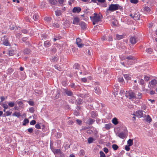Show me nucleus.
Returning a JSON list of instances; mask_svg holds the SVG:
<instances>
[{
	"label": "nucleus",
	"mask_w": 157,
	"mask_h": 157,
	"mask_svg": "<svg viewBox=\"0 0 157 157\" xmlns=\"http://www.w3.org/2000/svg\"><path fill=\"white\" fill-rule=\"evenodd\" d=\"M130 42L132 44H135L137 42V38L135 36H131L129 40Z\"/></svg>",
	"instance_id": "obj_5"
},
{
	"label": "nucleus",
	"mask_w": 157,
	"mask_h": 157,
	"mask_svg": "<svg viewBox=\"0 0 157 157\" xmlns=\"http://www.w3.org/2000/svg\"><path fill=\"white\" fill-rule=\"evenodd\" d=\"M28 132L30 133H32L33 132V129L32 128H30L27 129Z\"/></svg>",
	"instance_id": "obj_60"
},
{
	"label": "nucleus",
	"mask_w": 157,
	"mask_h": 157,
	"mask_svg": "<svg viewBox=\"0 0 157 157\" xmlns=\"http://www.w3.org/2000/svg\"><path fill=\"white\" fill-rule=\"evenodd\" d=\"M85 152L83 150H81L80 151V156H83L84 155Z\"/></svg>",
	"instance_id": "obj_53"
},
{
	"label": "nucleus",
	"mask_w": 157,
	"mask_h": 157,
	"mask_svg": "<svg viewBox=\"0 0 157 157\" xmlns=\"http://www.w3.org/2000/svg\"><path fill=\"white\" fill-rule=\"evenodd\" d=\"M112 122L115 125L117 124H118L117 119L116 117L114 118L112 120Z\"/></svg>",
	"instance_id": "obj_22"
},
{
	"label": "nucleus",
	"mask_w": 157,
	"mask_h": 157,
	"mask_svg": "<svg viewBox=\"0 0 157 157\" xmlns=\"http://www.w3.org/2000/svg\"><path fill=\"white\" fill-rule=\"evenodd\" d=\"M35 128L38 129H40L41 128L40 125L39 124H37L35 125Z\"/></svg>",
	"instance_id": "obj_62"
},
{
	"label": "nucleus",
	"mask_w": 157,
	"mask_h": 157,
	"mask_svg": "<svg viewBox=\"0 0 157 157\" xmlns=\"http://www.w3.org/2000/svg\"><path fill=\"white\" fill-rule=\"evenodd\" d=\"M95 121L94 120L91 118H90L87 121V123L89 125H91L95 122Z\"/></svg>",
	"instance_id": "obj_21"
},
{
	"label": "nucleus",
	"mask_w": 157,
	"mask_h": 157,
	"mask_svg": "<svg viewBox=\"0 0 157 157\" xmlns=\"http://www.w3.org/2000/svg\"><path fill=\"white\" fill-rule=\"evenodd\" d=\"M111 124H105V128L107 130H109L111 128Z\"/></svg>",
	"instance_id": "obj_33"
},
{
	"label": "nucleus",
	"mask_w": 157,
	"mask_h": 157,
	"mask_svg": "<svg viewBox=\"0 0 157 157\" xmlns=\"http://www.w3.org/2000/svg\"><path fill=\"white\" fill-rule=\"evenodd\" d=\"M116 37L118 40H120L123 38V36L122 35H119L118 34H117L116 35Z\"/></svg>",
	"instance_id": "obj_47"
},
{
	"label": "nucleus",
	"mask_w": 157,
	"mask_h": 157,
	"mask_svg": "<svg viewBox=\"0 0 157 157\" xmlns=\"http://www.w3.org/2000/svg\"><path fill=\"white\" fill-rule=\"evenodd\" d=\"M44 20L47 22H49L51 21V18L49 17H46L44 18Z\"/></svg>",
	"instance_id": "obj_51"
},
{
	"label": "nucleus",
	"mask_w": 157,
	"mask_h": 157,
	"mask_svg": "<svg viewBox=\"0 0 157 157\" xmlns=\"http://www.w3.org/2000/svg\"><path fill=\"white\" fill-rule=\"evenodd\" d=\"M58 57L56 56H54L52 57V60L53 62H55L57 61L58 59Z\"/></svg>",
	"instance_id": "obj_38"
},
{
	"label": "nucleus",
	"mask_w": 157,
	"mask_h": 157,
	"mask_svg": "<svg viewBox=\"0 0 157 157\" xmlns=\"http://www.w3.org/2000/svg\"><path fill=\"white\" fill-rule=\"evenodd\" d=\"M94 140V139L92 137H89L88 139V142L89 144L92 143Z\"/></svg>",
	"instance_id": "obj_39"
},
{
	"label": "nucleus",
	"mask_w": 157,
	"mask_h": 157,
	"mask_svg": "<svg viewBox=\"0 0 157 157\" xmlns=\"http://www.w3.org/2000/svg\"><path fill=\"white\" fill-rule=\"evenodd\" d=\"M21 116V113L20 112H15L13 113L12 114V116H16L17 117H19Z\"/></svg>",
	"instance_id": "obj_26"
},
{
	"label": "nucleus",
	"mask_w": 157,
	"mask_h": 157,
	"mask_svg": "<svg viewBox=\"0 0 157 157\" xmlns=\"http://www.w3.org/2000/svg\"><path fill=\"white\" fill-rule=\"evenodd\" d=\"M9 54L10 56H12L14 55V51L13 50H10L9 51Z\"/></svg>",
	"instance_id": "obj_49"
},
{
	"label": "nucleus",
	"mask_w": 157,
	"mask_h": 157,
	"mask_svg": "<svg viewBox=\"0 0 157 157\" xmlns=\"http://www.w3.org/2000/svg\"><path fill=\"white\" fill-rule=\"evenodd\" d=\"M127 144L130 146H132L133 144V140L131 139H129L127 141Z\"/></svg>",
	"instance_id": "obj_29"
},
{
	"label": "nucleus",
	"mask_w": 157,
	"mask_h": 157,
	"mask_svg": "<svg viewBox=\"0 0 157 157\" xmlns=\"http://www.w3.org/2000/svg\"><path fill=\"white\" fill-rule=\"evenodd\" d=\"M79 19L77 17H75L73 20V24L78 25L79 22Z\"/></svg>",
	"instance_id": "obj_15"
},
{
	"label": "nucleus",
	"mask_w": 157,
	"mask_h": 157,
	"mask_svg": "<svg viewBox=\"0 0 157 157\" xmlns=\"http://www.w3.org/2000/svg\"><path fill=\"white\" fill-rule=\"evenodd\" d=\"M94 92L98 94H100L101 93V90L98 86H96L94 88Z\"/></svg>",
	"instance_id": "obj_13"
},
{
	"label": "nucleus",
	"mask_w": 157,
	"mask_h": 157,
	"mask_svg": "<svg viewBox=\"0 0 157 157\" xmlns=\"http://www.w3.org/2000/svg\"><path fill=\"white\" fill-rule=\"evenodd\" d=\"M146 121L147 122H148L149 123L152 121V119L151 117L149 115H147L146 117Z\"/></svg>",
	"instance_id": "obj_27"
},
{
	"label": "nucleus",
	"mask_w": 157,
	"mask_h": 157,
	"mask_svg": "<svg viewBox=\"0 0 157 157\" xmlns=\"http://www.w3.org/2000/svg\"><path fill=\"white\" fill-rule=\"evenodd\" d=\"M144 10L147 12H149L150 11V8L147 6L145 7L144 8Z\"/></svg>",
	"instance_id": "obj_50"
},
{
	"label": "nucleus",
	"mask_w": 157,
	"mask_h": 157,
	"mask_svg": "<svg viewBox=\"0 0 157 157\" xmlns=\"http://www.w3.org/2000/svg\"><path fill=\"white\" fill-rule=\"evenodd\" d=\"M151 84L153 86H155L157 84V81L155 79H153L150 82Z\"/></svg>",
	"instance_id": "obj_32"
},
{
	"label": "nucleus",
	"mask_w": 157,
	"mask_h": 157,
	"mask_svg": "<svg viewBox=\"0 0 157 157\" xmlns=\"http://www.w3.org/2000/svg\"><path fill=\"white\" fill-rule=\"evenodd\" d=\"M1 105L3 108H4V109H8L9 108L8 105H7V104L4 103H2V104Z\"/></svg>",
	"instance_id": "obj_37"
},
{
	"label": "nucleus",
	"mask_w": 157,
	"mask_h": 157,
	"mask_svg": "<svg viewBox=\"0 0 157 157\" xmlns=\"http://www.w3.org/2000/svg\"><path fill=\"white\" fill-rule=\"evenodd\" d=\"M130 2L132 3L136 4L138 3L139 1L138 0H130Z\"/></svg>",
	"instance_id": "obj_48"
},
{
	"label": "nucleus",
	"mask_w": 157,
	"mask_h": 157,
	"mask_svg": "<svg viewBox=\"0 0 157 157\" xmlns=\"http://www.w3.org/2000/svg\"><path fill=\"white\" fill-rule=\"evenodd\" d=\"M82 103V100L80 98H79L78 99H77L76 101V105H80Z\"/></svg>",
	"instance_id": "obj_18"
},
{
	"label": "nucleus",
	"mask_w": 157,
	"mask_h": 157,
	"mask_svg": "<svg viewBox=\"0 0 157 157\" xmlns=\"http://www.w3.org/2000/svg\"><path fill=\"white\" fill-rule=\"evenodd\" d=\"M143 112H145L142 110H139L136 112V116L138 117H144L145 116V114H144Z\"/></svg>",
	"instance_id": "obj_4"
},
{
	"label": "nucleus",
	"mask_w": 157,
	"mask_h": 157,
	"mask_svg": "<svg viewBox=\"0 0 157 157\" xmlns=\"http://www.w3.org/2000/svg\"><path fill=\"white\" fill-rule=\"evenodd\" d=\"M51 43L49 40H46L44 43V46L46 48H48L51 46Z\"/></svg>",
	"instance_id": "obj_12"
},
{
	"label": "nucleus",
	"mask_w": 157,
	"mask_h": 157,
	"mask_svg": "<svg viewBox=\"0 0 157 157\" xmlns=\"http://www.w3.org/2000/svg\"><path fill=\"white\" fill-rule=\"evenodd\" d=\"M15 103L13 101L10 102L8 103L9 106L10 107H13L15 105Z\"/></svg>",
	"instance_id": "obj_31"
},
{
	"label": "nucleus",
	"mask_w": 157,
	"mask_h": 157,
	"mask_svg": "<svg viewBox=\"0 0 157 157\" xmlns=\"http://www.w3.org/2000/svg\"><path fill=\"white\" fill-rule=\"evenodd\" d=\"M52 25L53 26L56 28H59V25L56 22L53 23Z\"/></svg>",
	"instance_id": "obj_46"
},
{
	"label": "nucleus",
	"mask_w": 157,
	"mask_h": 157,
	"mask_svg": "<svg viewBox=\"0 0 157 157\" xmlns=\"http://www.w3.org/2000/svg\"><path fill=\"white\" fill-rule=\"evenodd\" d=\"M16 36L18 38H20L21 36V34L20 33H17L16 34Z\"/></svg>",
	"instance_id": "obj_56"
},
{
	"label": "nucleus",
	"mask_w": 157,
	"mask_h": 157,
	"mask_svg": "<svg viewBox=\"0 0 157 157\" xmlns=\"http://www.w3.org/2000/svg\"><path fill=\"white\" fill-rule=\"evenodd\" d=\"M38 18L39 16L36 14H35L33 16V18L35 21H37Z\"/></svg>",
	"instance_id": "obj_41"
},
{
	"label": "nucleus",
	"mask_w": 157,
	"mask_h": 157,
	"mask_svg": "<svg viewBox=\"0 0 157 157\" xmlns=\"http://www.w3.org/2000/svg\"><path fill=\"white\" fill-rule=\"evenodd\" d=\"M103 151L105 153H107L109 152V150L107 147H104L103 148Z\"/></svg>",
	"instance_id": "obj_64"
},
{
	"label": "nucleus",
	"mask_w": 157,
	"mask_h": 157,
	"mask_svg": "<svg viewBox=\"0 0 157 157\" xmlns=\"http://www.w3.org/2000/svg\"><path fill=\"white\" fill-rule=\"evenodd\" d=\"M67 123L68 125H72L73 124L74 122L72 120H69L68 121Z\"/></svg>",
	"instance_id": "obj_52"
},
{
	"label": "nucleus",
	"mask_w": 157,
	"mask_h": 157,
	"mask_svg": "<svg viewBox=\"0 0 157 157\" xmlns=\"http://www.w3.org/2000/svg\"><path fill=\"white\" fill-rule=\"evenodd\" d=\"M126 60H135L136 58L135 57L133 56L130 55L129 56H127L126 57Z\"/></svg>",
	"instance_id": "obj_16"
},
{
	"label": "nucleus",
	"mask_w": 157,
	"mask_h": 157,
	"mask_svg": "<svg viewBox=\"0 0 157 157\" xmlns=\"http://www.w3.org/2000/svg\"><path fill=\"white\" fill-rule=\"evenodd\" d=\"M81 41V40L79 38H78L76 40V44L78 45V46L79 48H82L84 45L82 44H80Z\"/></svg>",
	"instance_id": "obj_6"
},
{
	"label": "nucleus",
	"mask_w": 157,
	"mask_h": 157,
	"mask_svg": "<svg viewBox=\"0 0 157 157\" xmlns=\"http://www.w3.org/2000/svg\"><path fill=\"white\" fill-rule=\"evenodd\" d=\"M146 52L150 54L152 52L153 49L150 48H148L147 49H146Z\"/></svg>",
	"instance_id": "obj_40"
},
{
	"label": "nucleus",
	"mask_w": 157,
	"mask_h": 157,
	"mask_svg": "<svg viewBox=\"0 0 157 157\" xmlns=\"http://www.w3.org/2000/svg\"><path fill=\"white\" fill-rule=\"evenodd\" d=\"M123 76L124 78L127 80H129L131 79V75L129 74H124Z\"/></svg>",
	"instance_id": "obj_20"
},
{
	"label": "nucleus",
	"mask_w": 157,
	"mask_h": 157,
	"mask_svg": "<svg viewBox=\"0 0 157 157\" xmlns=\"http://www.w3.org/2000/svg\"><path fill=\"white\" fill-rule=\"evenodd\" d=\"M65 93L67 96H71L73 95V92L70 90H68L66 89H64Z\"/></svg>",
	"instance_id": "obj_7"
},
{
	"label": "nucleus",
	"mask_w": 157,
	"mask_h": 157,
	"mask_svg": "<svg viewBox=\"0 0 157 157\" xmlns=\"http://www.w3.org/2000/svg\"><path fill=\"white\" fill-rule=\"evenodd\" d=\"M74 67L75 69H78L80 66L78 64L75 63L74 65Z\"/></svg>",
	"instance_id": "obj_57"
},
{
	"label": "nucleus",
	"mask_w": 157,
	"mask_h": 157,
	"mask_svg": "<svg viewBox=\"0 0 157 157\" xmlns=\"http://www.w3.org/2000/svg\"><path fill=\"white\" fill-rule=\"evenodd\" d=\"M41 38H40L41 40H43V39L46 38H47V35L45 34H42L41 36Z\"/></svg>",
	"instance_id": "obj_58"
},
{
	"label": "nucleus",
	"mask_w": 157,
	"mask_h": 157,
	"mask_svg": "<svg viewBox=\"0 0 157 157\" xmlns=\"http://www.w3.org/2000/svg\"><path fill=\"white\" fill-rule=\"evenodd\" d=\"M54 154H59L61 155L62 153V152L59 149H54Z\"/></svg>",
	"instance_id": "obj_24"
},
{
	"label": "nucleus",
	"mask_w": 157,
	"mask_h": 157,
	"mask_svg": "<svg viewBox=\"0 0 157 157\" xmlns=\"http://www.w3.org/2000/svg\"><path fill=\"white\" fill-rule=\"evenodd\" d=\"M55 14L57 16H59L61 15V11L60 10H57L55 11Z\"/></svg>",
	"instance_id": "obj_35"
},
{
	"label": "nucleus",
	"mask_w": 157,
	"mask_h": 157,
	"mask_svg": "<svg viewBox=\"0 0 157 157\" xmlns=\"http://www.w3.org/2000/svg\"><path fill=\"white\" fill-rule=\"evenodd\" d=\"M14 71V69L12 68H9L8 69L7 74L10 75Z\"/></svg>",
	"instance_id": "obj_23"
},
{
	"label": "nucleus",
	"mask_w": 157,
	"mask_h": 157,
	"mask_svg": "<svg viewBox=\"0 0 157 157\" xmlns=\"http://www.w3.org/2000/svg\"><path fill=\"white\" fill-rule=\"evenodd\" d=\"M140 15L138 12L135 13L133 17V18L135 20H139L140 19Z\"/></svg>",
	"instance_id": "obj_10"
},
{
	"label": "nucleus",
	"mask_w": 157,
	"mask_h": 157,
	"mask_svg": "<svg viewBox=\"0 0 157 157\" xmlns=\"http://www.w3.org/2000/svg\"><path fill=\"white\" fill-rule=\"evenodd\" d=\"M76 121L77 123L79 125H80L82 124V121L81 120L77 119Z\"/></svg>",
	"instance_id": "obj_63"
},
{
	"label": "nucleus",
	"mask_w": 157,
	"mask_h": 157,
	"mask_svg": "<svg viewBox=\"0 0 157 157\" xmlns=\"http://www.w3.org/2000/svg\"><path fill=\"white\" fill-rule=\"evenodd\" d=\"M2 44L6 46H7L9 45H10V42H9L8 39H6L4 40L3 41Z\"/></svg>",
	"instance_id": "obj_14"
},
{
	"label": "nucleus",
	"mask_w": 157,
	"mask_h": 157,
	"mask_svg": "<svg viewBox=\"0 0 157 157\" xmlns=\"http://www.w3.org/2000/svg\"><path fill=\"white\" fill-rule=\"evenodd\" d=\"M150 77L147 76H145L144 78V79L146 81H148L150 79Z\"/></svg>",
	"instance_id": "obj_59"
},
{
	"label": "nucleus",
	"mask_w": 157,
	"mask_h": 157,
	"mask_svg": "<svg viewBox=\"0 0 157 157\" xmlns=\"http://www.w3.org/2000/svg\"><path fill=\"white\" fill-rule=\"evenodd\" d=\"M35 110L34 107H31L29 109V111L30 113H33L34 112Z\"/></svg>",
	"instance_id": "obj_45"
},
{
	"label": "nucleus",
	"mask_w": 157,
	"mask_h": 157,
	"mask_svg": "<svg viewBox=\"0 0 157 157\" xmlns=\"http://www.w3.org/2000/svg\"><path fill=\"white\" fill-rule=\"evenodd\" d=\"M29 104L31 106H33L34 105V102L31 100H29L27 101Z\"/></svg>",
	"instance_id": "obj_43"
},
{
	"label": "nucleus",
	"mask_w": 157,
	"mask_h": 157,
	"mask_svg": "<svg viewBox=\"0 0 157 157\" xmlns=\"http://www.w3.org/2000/svg\"><path fill=\"white\" fill-rule=\"evenodd\" d=\"M30 50L29 49H25L24 51V53L25 54H28L30 53Z\"/></svg>",
	"instance_id": "obj_30"
},
{
	"label": "nucleus",
	"mask_w": 157,
	"mask_h": 157,
	"mask_svg": "<svg viewBox=\"0 0 157 157\" xmlns=\"http://www.w3.org/2000/svg\"><path fill=\"white\" fill-rule=\"evenodd\" d=\"M16 102L19 105V107H22L23 105V102L21 101L20 99L17 100Z\"/></svg>",
	"instance_id": "obj_25"
},
{
	"label": "nucleus",
	"mask_w": 157,
	"mask_h": 157,
	"mask_svg": "<svg viewBox=\"0 0 157 157\" xmlns=\"http://www.w3.org/2000/svg\"><path fill=\"white\" fill-rule=\"evenodd\" d=\"M59 91H57L56 95L55 97V98L56 99H58L59 98Z\"/></svg>",
	"instance_id": "obj_54"
},
{
	"label": "nucleus",
	"mask_w": 157,
	"mask_h": 157,
	"mask_svg": "<svg viewBox=\"0 0 157 157\" xmlns=\"http://www.w3.org/2000/svg\"><path fill=\"white\" fill-rule=\"evenodd\" d=\"M90 115L92 117L94 118L98 116V114L96 112L92 111L90 112Z\"/></svg>",
	"instance_id": "obj_19"
},
{
	"label": "nucleus",
	"mask_w": 157,
	"mask_h": 157,
	"mask_svg": "<svg viewBox=\"0 0 157 157\" xmlns=\"http://www.w3.org/2000/svg\"><path fill=\"white\" fill-rule=\"evenodd\" d=\"M79 25L81 26L82 29H85L86 28V24L84 22L82 21L81 22Z\"/></svg>",
	"instance_id": "obj_17"
},
{
	"label": "nucleus",
	"mask_w": 157,
	"mask_h": 157,
	"mask_svg": "<svg viewBox=\"0 0 157 157\" xmlns=\"http://www.w3.org/2000/svg\"><path fill=\"white\" fill-rule=\"evenodd\" d=\"M90 18L91 19L93 20L94 21V22H97L100 21L101 19L100 16L96 13H94V16L92 17L90 16Z\"/></svg>",
	"instance_id": "obj_3"
},
{
	"label": "nucleus",
	"mask_w": 157,
	"mask_h": 157,
	"mask_svg": "<svg viewBox=\"0 0 157 157\" xmlns=\"http://www.w3.org/2000/svg\"><path fill=\"white\" fill-rule=\"evenodd\" d=\"M130 146L128 145H126L125 147V149L128 151L130 150V148L129 147Z\"/></svg>",
	"instance_id": "obj_61"
},
{
	"label": "nucleus",
	"mask_w": 157,
	"mask_h": 157,
	"mask_svg": "<svg viewBox=\"0 0 157 157\" xmlns=\"http://www.w3.org/2000/svg\"><path fill=\"white\" fill-rule=\"evenodd\" d=\"M112 147L114 150H117L118 148V146L116 144H113L112 146Z\"/></svg>",
	"instance_id": "obj_42"
},
{
	"label": "nucleus",
	"mask_w": 157,
	"mask_h": 157,
	"mask_svg": "<svg viewBox=\"0 0 157 157\" xmlns=\"http://www.w3.org/2000/svg\"><path fill=\"white\" fill-rule=\"evenodd\" d=\"M116 135L122 139H124L125 136V134L123 132H117Z\"/></svg>",
	"instance_id": "obj_11"
},
{
	"label": "nucleus",
	"mask_w": 157,
	"mask_h": 157,
	"mask_svg": "<svg viewBox=\"0 0 157 157\" xmlns=\"http://www.w3.org/2000/svg\"><path fill=\"white\" fill-rule=\"evenodd\" d=\"M29 119L26 118L24 120L23 125H26V124H27L28 123H29Z\"/></svg>",
	"instance_id": "obj_36"
},
{
	"label": "nucleus",
	"mask_w": 157,
	"mask_h": 157,
	"mask_svg": "<svg viewBox=\"0 0 157 157\" xmlns=\"http://www.w3.org/2000/svg\"><path fill=\"white\" fill-rule=\"evenodd\" d=\"M36 123V121L35 120H33L30 122V124L31 125H34Z\"/></svg>",
	"instance_id": "obj_55"
},
{
	"label": "nucleus",
	"mask_w": 157,
	"mask_h": 157,
	"mask_svg": "<svg viewBox=\"0 0 157 157\" xmlns=\"http://www.w3.org/2000/svg\"><path fill=\"white\" fill-rule=\"evenodd\" d=\"M135 60H126V62L127 64L128 65V67L130 66L133 64L135 63Z\"/></svg>",
	"instance_id": "obj_9"
},
{
	"label": "nucleus",
	"mask_w": 157,
	"mask_h": 157,
	"mask_svg": "<svg viewBox=\"0 0 157 157\" xmlns=\"http://www.w3.org/2000/svg\"><path fill=\"white\" fill-rule=\"evenodd\" d=\"M122 9V7L118 4H111L109 5V8L106 10V13L108 14L109 13V11L113 12L119 9L121 10Z\"/></svg>",
	"instance_id": "obj_1"
},
{
	"label": "nucleus",
	"mask_w": 157,
	"mask_h": 157,
	"mask_svg": "<svg viewBox=\"0 0 157 157\" xmlns=\"http://www.w3.org/2000/svg\"><path fill=\"white\" fill-rule=\"evenodd\" d=\"M12 113V112H10V111H7L4 113L3 116L4 117H6L7 116H10L11 115Z\"/></svg>",
	"instance_id": "obj_28"
},
{
	"label": "nucleus",
	"mask_w": 157,
	"mask_h": 157,
	"mask_svg": "<svg viewBox=\"0 0 157 157\" xmlns=\"http://www.w3.org/2000/svg\"><path fill=\"white\" fill-rule=\"evenodd\" d=\"M125 96L129 99H134L136 98L135 93L132 90H130L128 91H126Z\"/></svg>",
	"instance_id": "obj_2"
},
{
	"label": "nucleus",
	"mask_w": 157,
	"mask_h": 157,
	"mask_svg": "<svg viewBox=\"0 0 157 157\" xmlns=\"http://www.w3.org/2000/svg\"><path fill=\"white\" fill-rule=\"evenodd\" d=\"M49 3L52 5H55L57 3L56 0H49Z\"/></svg>",
	"instance_id": "obj_34"
},
{
	"label": "nucleus",
	"mask_w": 157,
	"mask_h": 157,
	"mask_svg": "<svg viewBox=\"0 0 157 157\" xmlns=\"http://www.w3.org/2000/svg\"><path fill=\"white\" fill-rule=\"evenodd\" d=\"M81 10V8L79 7H75L72 10V12L73 13H78L80 12Z\"/></svg>",
	"instance_id": "obj_8"
},
{
	"label": "nucleus",
	"mask_w": 157,
	"mask_h": 157,
	"mask_svg": "<svg viewBox=\"0 0 157 157\" xmlns=\"http://www.w3.org/2000/svg\"><path fill=\"white\" fill-rule=\"evenodd\" d=\"M100 157H106L105 155L102 151H100L99 152Z\"/></svg>",
	"instance_id": "obj_44"
}]
</instances>
